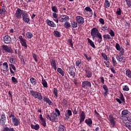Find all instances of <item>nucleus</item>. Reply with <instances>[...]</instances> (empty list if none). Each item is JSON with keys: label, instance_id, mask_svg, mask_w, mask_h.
I'll return each instance as SVG.
<instances>
[{"label": "nucleus", "instance_id": "f257e3e1", "mask_svg": "<svg viewBox=\"0 0 131 131\" xmlns=\"http://www.w3.org/2000/svg\"><path fill=\"white\" fill-rule=\"evenodd\" d=\"M91 36L93 40H97L96 38H98V42L99 43L102 42L103 40V37H102V34L99 32V30L97 28H93L91 29Z\"/></svg>", "mask_w": 131, "mask_h": 131}, {"label": "nucleus", "instance_id": "f03ea898", "mask_svg": "<svg viewBox=\"0 0 131 131\" xmlns=\"http://www.w3.org/2000/svg\"><path fill=\"white\" fill-rule=\"evenodd\" d=\"M30 93L31 96L34 98V99H37V100H39V101H41V100L43 99V97H42V95L40 92L30 90Z\"/></svg>", "mask_w": 131, "mask_h": 131}, {"label": "nucleus", "instance_id": "7ed1b4c3", "mask_svg": "<svg viewBox=\"0 0 131 131\" xmlns=\"http://www.w3.org/2000/svg\"><path fill=\"white\" fill-rule=\"evenodd\" d=\"M9 118H11L12 123L14 126H18V125H20V119L16 117L14 113H11L9 115Z\"/></svg>", "mask_w": 131, "mask_h": 131}, {"label": "nucleus", "instance_id": "20e7f679", "mask_svg": "<svg viewBox=\"0 0 131 131\" xmlns=\"http://www.w3.org/2000/svg\"><path fill=\"white\" fill-rule=\"evenodd\" d=\"M46 118L51 122H58V116L55 113H52L50 115H47Z\"/></svg>", "mask_w": 131, "mask_h": 131}, {"label": "nucleus", "instance_id": "39448f33", "mask_svg": "<svg viewBox=\"0 0 131 131\" xmlns=\"http://www.w3.org/2000/svg\"><path fill=\"white\" fill-rule=\"evenodd\" d=\"M24 10L17 8L15 13V16L17 19H20L22 18L23 15L24 14Z\"/></svg>", "mask_w": 131, "mask_h": 131}, {"label": "nucleus", "instance_id": "423d86ee", "mask_svg": "<svg viewBox=\"0 0 131 131\" xmlns=\"http://www.w3.org/2000/svg\"><path fill=\"white\" fill-rule=\"evenodd\" d=\"M3 51H5V53H9V54H14V51L12 48L9 47L7 45H3L2 46Z\"/></svg>", "mask_w": 131, "mask_h": 131}, {"label": "nucleus", "instance_id": "0eeeda50", "mask_svg": "<svg viewBox=\"0 0 131 131\" xmlns=\"http://www.w3.org/2000/svg\"><path fill=\"white\" fill-rule=\"evenodd\" d=\"M81 88L82 89H88V88H92V83L90 81L85 80L82 82Z\"/></svg>", "mask_w": 131, "mask_h": 131}, {"label": "nucleus", "instance_id": "6e6552de", "mask_svg": "<svg viewBox=\"0 0 131 131\" xmlns=\"http://www.w3.org/2000/svg\"><path fill=\"white\" fill-rule=\"evenodd\" d=\"M23 21L25 22V23H29L30 22V18H29V14H28L26 12H24V14L22 15Z\"/></svg>", "mask_w": 131, "mask_h": 131}, {"label": "nucleus", "instance_id": "1a4fd4ad", "mask_svg": "<svg viewBox=\"0 0 131 131\" xmlns=\"http://www.w3.org/2000/svg\"><path fill=\"white\" fill-rule=\"evenodd\" d=\"M110 123L111 125L112 126V127H115L116 125V123H115V118L113 117V115L112 114H110L108 116V118Z\"/></svg>", "mask_w": 131, "mask_h": 131}, {"label": "nucleus", "instance_id": "9d476101", "mask_svg": "<svg viewBox=\"0 0 131 131\" xmlns=\"http://www.w3.org/2000/svg\"><path fill=\"white\" fill-rule=\"evenodd\" d=\"M76 21L78 24L82 25L84 24V18L81 16L78 15L76 17Z\"/></svg>", "mask_w": 131, "mask_h": 131}, {"label": "nucleus", "instance_id": "9b49d317", "mask_svg": "<svg viewBox=\"0 0 131 131\" xmlns=\"http://www.w3.org/2000/svg\"><path fill=\"white\" fill-rule=\"evenodd\" d=\"M3 41L6 45H10L12 42V38L9 35H5L3 37Z\"/></svg>", "mask_w": 131, "mask_h": 131}, {"label": "nucleus", "instance_id": "f8f14e48", "mask_svg": "<svg viewBox=\"0 0 131 131\" xmlns=\"http://www.w3.org/2000/svg\"><path fill=\"white\" fill-rule=\"evenodd\" d=\"M20 44L21 45L22 47H24L26 49H27V42H26V39L23 38V36H19L18 37Z\"/></svg>", "mask_w": 131, "mask_h": 131}, {"label": "nucleus", "instance_id": "ddd939ff", "mask_svg": "<svg viewBox=\"0 0 131 131\" xmlns=\"http://www.w3.org/2000/svg\"><path fill=\"white\" fill-rule=\"evenodd\" d=\"M60 22H67V21L69 20V16L66 15H61L59 17Z\"/></svg>", "mask_w": 131, "mask_h": 131}, {"label": "nucleus", "instance_id": "4468645a", "mask_svg": "<svg viewBox=\"0 0 131 131\" xmlns=\"http://www.w3.org/2000/svg\"><path fill=\"white\" fill-rule=\"evenodd\" d=\"M67 71L70 74V76L72 77V78H74V77H75V72L73 71V68H69L67 69Z\"/></svg>", "mask_w": 131, "mask_h": 131}, {"label": "nucleus", "instance_id": "2eb2a0df", "mask_svg": "<svg viewBox=\"0 0 131 131\" xmlns=\"http://www.w3.org/2000/svg\"><path fill=\"white\" fill-rule=\"evenodd\" d=\"M84 119H85V113L84 111H82L80 114L79 123H82V122L84 121Z\"/></svg>", "mask_w": 131, "mask_h": 131}, {"label": "nucleus", "instance_id": "dca6fc26", "mask_svg": "<svg viewBox=\"0 0 131 131\" xmlns=\"http://www.w3.org/2000/svg\"><path fill=\"white\" fill-rule=\"evenodd\" d=\"M116 57L119 62H123V63L126 62V59L123 56L121 57V55L119 56L118 54H117Z\"/></svg>", "mask_w": 131, "mask_h": 131}, {"label": "nucleus", "instance_id": "f3484780", "mask_svg": "<svg viewBox=\"0 0 131 131\" xmlns=\"http://www.w3.org/2000/svg\"><path fill=\"white\" fill-rule=\"evenodd\" d=\"M6 121H7V117L6 116V115H5V113H3V114L1 115V117L0 123H2V124H5Z\"/></svg>", "mask_w": 131, "mask_h": 131}, {"label": "nucleus", "instance_id": "a211bd4d", "mask_svg": "<svg viewBox=\"0 0 131 131\" xmlns=\"http://www.w3.org/2000/svg\"><path fill=\"white\" fill-rule=\"evenodd\" d=\"M44 102H46L50 106H53V102L51 100L49 99L48 97L45 96L43 97Z\"/></svg>", "mask_w": 131, "mask_h": 131}, {"label": "nucleus", "instance_id": "6ab92c4d", "mask_svg": "<svg viewBox=\"0 0 131 131\" xmlns=\"http://www.w3.org/2000/svg\"><path fill=\"white\" fill-rule=\"evenodd\" d=\"M46 23L47 25H48V26H50V27H56V24H55L54 21L50 20V19H47Z\"/></svg>", "mask_w": 131, "mask_h": 131}, {"label": "nucleus", "instance_id": "aec40b11", "mask_svg": "<svg viewBox=\"0 0 131 131\" xmlns=\"http://www.w3.org/2000/svg\"><path fill=\"white\" fill-rule=\"evenodd\" d=\"M85 76L86 77H88V78H91L92 76H93V72H92V71L86 69L85 70Z\"/></svg>", "mask_w": 131, "mask_h": 131}, {"label": "nucleus", "instance_id": "412c9836", "mask_svg": "<svg viewBox=\"0 0 131 131\" xmlns=\"http://www.w3.org/2000/svg\"><path fill=\"white\" fill-rule=\"evenodd\" d=\"M102 88L103 90H104L105 92L103 93V95L104 97H107L108 96V92H109V90L108 89V87L106 85H103L102 86Z\"/></svg>", "mask_w": 131, "mask_h": 131}, {"label": "nucleus", "instance_id": "4be33fe9", "mask_svg": "<svg viewBox=\"0 0 131 131\" xmlns=\"http://www.w3.org/2000/svg\"><path fill=\"white\" fill-rule=\"evenodd\" d=\"M85 123L88 126H90V127H92V125L93 124V120H92V119L89 118L88 119H86L85 120Z\"/></svg>", "mask_w": 131, "mask_h": 131}, {"label": "nucleus", "instance_id": "5701e85b", "mask_svg": "<svg viewBox=\"0 0 131 131\" xmlns=\"http://www.w3.org/2000/svg\"><path fill=\"white\" fill-rule=\"evenodd\" d=\"M30 126H31V128H32V129H35V130H38V129H39V128H40V127L39 126V124H36L35 125L31 124Z\"/></svg>", "mask_w": 131, "mask_h": 131}, {"label": "nucleus", "instance_id": "b1692460", "mask_svg": "<svg viewBox=\"0 0 131 131\" xmlns=\"http://www.w3.org/2000/svg\"><path fill=\"white\" fill-rule=\"evenodd\" d=\"M52 16L53 17V20L56 22V23H59V18H58V14L56 12H53L52 13Z\"/></svg>", "mask_w": 131, "mask_h": 131}, {"label": "nucleus", "instance_id": "393cba45", "mask_svg": "<svg viewBox=\"0 0 131 131\" xmlns=\"http://www.w3.org/2000/svg\"><path fill=\"white\" fill-rule=\"evenodd\" d=\"M88 42L90 44L91 47L92 48H93L94 49H96V46H95V43H94V41H93L90 38H87Z\"/></svg>", "mask_w": 131, "mask_h": 131}, {"label": "nucleus", "instance_id": "a878e982", "mask_svg": "<svg viewBox=\"0 0 131 131\" xmlns=\"http://www.w3.org/2000/svg\"><path fill=\"white\" fill-rule=\"evenodd\" d=\"M2 131H16L13 127L6 126L3 128Z\"/></svg>", "mask_w": 131, "mask_h": 131}, {"label": "nucleus", "instance_id": "bb28decb", "mask_svg": "<svg viewBox=\"0 0 131 131\" xmlns=\"http://www.w3.org/2000/svg\"><path fill=\"white\" fill-rule=\"evenodd\" d=\"M30 81L32 84H33V85H36V84H37L36 79L34 78V77H31L30 79Z\"/></svg>", "mask_w": 131, "mask_h": 131}, {"label": "nucleus", "instance_id": "cd10ccee", "mask_svg": "<svg viewBox=\"0 0 131 131\" xmlns=\"http://www.w3.org/2000/svg\"><path fill=\"white\" fill-rule=\"evenodd\" d=\"M26 35L28 39H31V38L33 37V34H32L30 32H27Z\"/></svg>", "mask_w": 131, "mask_h": 131}, {"label": "nucleus", "instance_id": "c85d7f7f", "mask_svg": "<svg viewBox=\"0 0 131 131\" xmlns=\"http://www.w3.org/2000/svg\"><path fill=\"white\" fill-rule=\"evenodd\" d=\"M103 38L104 39V40H106V39H108V40H110V39H112L110 35H109L108 34L103 35Z\"/></svg>", "mask_w": 131, "mask_h": 131}, {"label": "nucleus", "instance_id": "c756f323", "mask_svg": "<svg viewBox=\"0 0 131 131\" xmlns=\"http://www.w3.org/2000/svg\"><path fill=\"white\" fill-rule=\"evenodd\" d=\"M63 27L66 28V29H68L71 27V25H70V23L66 21L63 25Z\"/></svg>", "mask_w": 131, "mask_h": 131}, {"label": "nucleus", "instance_id": "7c9ffc66", "mask_svg": "<svg viewBox=\"0 0 131 131\" xmlns=\"http://www.w3.org/2000/svg\"><path fill=\"white\" fill-rule=\"evenodd\" d=\"M42 84L43 88H48V82H47V81H46V80H45V79H43V78L42 79Z\"/></svg>", "mask_w": 131, "mask_h": 131}, {"label": "nucleus", "instance_id": "2f4dec72", "mask_svg": "<svg viewBox=\"0 0 131 131\" xmlns=\"http://www.w3.org/2000/svg\"><path fill=\"white\" fill-rule=\"evenodd\" d=\"M58 131H66V128L65 127V126L63 125H60L58 127Z\"/></svg>", "mask_w": 131, "mask_h": 131}, {"label": "nucleus", "instance_id": "473e14b6", "mask_svg": "<svg viewBox=\"0 0 131 131\" xmlns=\"http://www.w3.org/2000/svg\"><path fill=\"white\" fill-rule=\"evenodd\" d=\"M53 34L56 37H61V34L58 31H54Z\"/></svg>", "mask_w": 131, "mask_h": 131}, {"label": "nucleus", "instance_id": "72a5a7b5", "mask_svg": "<svg viewBox=\"0 0 131 131\" xmlns=\"http://www.w3.org/2000/svg\"><path fill=\"white\" fill-rule=\"evenodd\" d=\"M101 56L103 58L104 60L109 61V59H108V56L105 53H102Z\"/></svg>", "mask_w": 131, "mask_h": 131}, {"label": "nucleus", "instance_id": "f704fd0d", "mask_svg": "<svg viewBox=\"0 0 131 131\" xmlns=\"http://www.w3.org/2000/svg\"><path fill=\"white\" fill-rule=\"evenodd\" d=\"M125 126L129 130L131 131V123L129 122H127L125 123Z\"/></svg>", "mask_w": 131, "mask_h": 131}, {"label": "nucleus", "instance_id": "c9c22d12", "mask_svg": "<svg viewBox=\"0 0 131 131\" xmlns=\"http://www.w3.org/2000/svg\"><path fill=\"white\" fill-rule=\"evenodd\" d=\"M50 63L52 67H54V66H57V63H56V60L54 59H52L50 60Z\"/></svg>", "mask_w": 131, "mask_h": 131}, {"label": "nucleus", "instance_id": "e433bc0d", "mask_svg": "<svg viewBox=\"0 0 131 131\" xmlns=\"http://www.w3.org/2000/svg\"><path fill=\"white\" fill-rule=\"evenodd\" d=\"M40 121L41 125L44 127H46L47 126V122L46 121V120H45V119H43L42 120H40Z\"/></svg>", "mask_w": 131, "mask_h": 131}, {"label": "nucleus", "instance_id": "4c0bfd02", "mask_svg": "<svg viewBox=\"0 0 131 131\" xmlns=\"http://www.w3.org/2000/svg\"><path fill=\"white\" fill-rule=\"evenodd\" d=\"M120 100L122 101L123 104H125V99H124V96L122 93L121 94L120 96Z\"/></svg>", "mask_w": 131, "mask_h": 131}, {"label": "nucleus", "instance_id": "58836bf2", "mask_svg": "<svg viewBox=\"0 0 131 131\" xmlns=\"http://www.w3.org/2000/svg\"><path fill=\"white\" fill-rule=\"evenodd\" d=\"M53 94L55 95L56 98H58V89L56 88H54L53 89Z\"/></svg>", "mask_w": 131, "mask_h": 131}, {"label": "nucleus", "instance_id": "ea45409f", "mask_svg": "<svg viewBox=\"0 0 131 131\" xmlns=\"http://www.w3.org/2000/svg\"><path fill=\"white\" fill-rule=\"evenodd\" d=\"M122 90L124 92H128V91H129V88L128 86L125 85L122 86Z\"/></svg>", "mask_w": 131, "mask_h": 131}, {"label": "nucleus", "instance_id": "a19ab883", "mask_svg": "<svg viewBox=\"0 0 131 131\" xmlns=\"http://www.w3.org/2000/svg\"><path fill=\"white\" fill-rule=\"evenodd\" d=\"M128 114V111L127 110H123L122 111V117H124L126 115Z\"/></svg>", "mask_w": 131, "mask_h": 131}, {"label": "nucleus", "instance_id": "79ce46f5", "mask_svg": "<svg viewBox=\"0 0 131 131\" xmlns=\"http://www.w3.org/2000/svg\"><path fill=\"white\" fill-rule=\"evenodd\" d=\"M71 25L73 28H76V27H77V22L75 21H73L71 22Z\"/></svg>", "mask_w": 131, "mask_h": 131}, {"label": "nucleus", "instance_id": "37998d69", "mask_svg": "<svg viewBox=\"0 0 131 131\" xmlns=\"http://www.w3.org/2000/svg\"><path fill=\"white\" fill-rule=\"evenodd\" d=\"M57 71L61 74V76H64V71L60 68H57Z\"/></svg>", "mask_w": 131, "mask_h": 131}, {"label": "nucleus", "instance_id": "c03bdc74", "mask_svg": "<svg viewBox=\"0 0 131 131\" xmlns=\"http://www.w3.org/2000/svg\"><path fill=\"white\" fill-rule=\"evenodd\" d=\"M112 59L113 66H114V67H116V66L117 65V62L116 61V60H115V58L113 56L112 57Z\"/></svg>", "mask_w": 131, "mask_h": 131}, {"label": "nucleus", "instance_id": "a18cd8bd", "mask_svg": "<svg viewBox=\"0 0 131 131\" xmlns=\"http://www.w3.org/2000/svg\"><path fill=\"white\" fill-rule=\"evenodd\" d=\"M52 11L54 13H58V11L57 6H52Z\"/></svg>", "mask_w": 131, "mask_h": 131}, {"label": "nucleus", "instance_id": "49530a36", "mask_svg": "<svg viewBox=\"0 0 131 131\" xmlns=\"http://www.w3.org/2000/svg\"><path fill=\"white\" fill-rule=\"evenodd\" d=\"M3 67L4 69H5L6 70H7V69H8V68H9V66L8 65V62H4L3 64Z\"/></svg>", "mask_w": 131, "mask_h": 131}, {"label": "nucleus", "instance_id": "de8ad7c7", "mask_svg": "<svg viewBox=\"0 0 131 131\" xmlns=\"http://www.w3.org/2000/svg\"><path fill=\"white\" fill-rule=\"evenodd\" d=\"M85 11H86V12H89V13H92L93 12V10H92V8L90 7L89 6H87L84 8Z\"/></svg>", "mask_w": 131, "mask_h": 131}, {"label": "nucleus", "instance_id": "09e8293b", "mask_svg": "<svg viewBox=\"0 0 131 131\" xmlns=\"http://www.w3.org/2000/svg\"><path fill=\"white\" fill-rule=\"evenodd\" d=\"M104 5L105 6L106 8H109V7H110V2H109L108 0H105Z\"/></svg>", "mask_w": 131, "mask_h": 131}, {"label": "nucleus", "instance_id": "8fccbe9b", "mask_svg": "<svg viewBox=\"0 0 131 131\" xmlns=\"http://www.w3.org/2000/svg\"><path fill=\"white\" fill-rule=\"evenodd\" d=\"M67 115L68 116H67V118H69V117L72 116V111H71V110H68V113H67Z\"/></svg>", "mask_w": 131, "mask_h": 131}, {"label": "nucleus", "instance_id": "3c124183", "mask_svg": "<svg viewBox=\"0 0 131 131\" xmlns=\"http://www.w3.org/2000/svg\"><path fill=\"white\" fill-rule=\"evenodd\" d=\"M61 103L62 105H64V106H66V105H67V104L68 103V101H67L66 99L63 98L62 99V100H61Z\"/></svg>", "mask_w": 131, "mask_h": 131}, {"label": "nucleus", "instance_id": "603ef678", "mask_svg": "<svg viewBox=\"0 0 131 131\" xmlns=\"http://www.w3.org/2000/svg\"><path fill=\"white\" fill-rule=\"evenodd\" d=\"M9 62H10L11 64H15V59H14V57H11L9 58Z\"/></svg>", "mask_w": 131, "mask_h": 131}, {"label": "nucleus", "instance_id": "864d4df0", "mask_svg": "<svg viewBox=\"0 0 131 131\" xmlns=\"http://www.w3.org/2000/svg\"><path fill=\"white\" fill-rule=\"evenodd\" d=\"M9 66H10V67H11L12 69H13V70H14V71H16V67H15V66L12 63H9Z\"/></svg>", "mask_w": 131, "mask_h": 131}, {"label": "nucleus", "instance_id": "5fc2aeb1", "mask_svg": "<svg viewBox=\"0 0 131 131\" xmlns=\"http://www.w3.org/2000/svg\"><path fill=\"white\" fill-rule=\"evenodd\" d=\"M127 6H128V8H130L131 7V1L130 0H125Z\"/></svg>", "mask_w": 131, "mask_h": 131}, {"label": "nucleus", "instance_id": "6e6d98bb", "mask_svg": "<svg viewBox=\"0 0 131 131\" xmlns=\"http://www.w3.org/2000/svg\"><path fill=\"white\" fill-rule=\"evenodd\" d=\"M81 63V60L79 59L76 61L75 64L77 67H79V64Z\"/></svg>", "mask_w": 131, "mask_h": 131}, {"label": "nucleus", "instance_id": "4d7b16f0", "mask_svg": "<svg viewBox=\"0 0 131 131\" xmlns=\"http://www.w3.org/2000/svg\"><path fill=\"white\" fill-rule=\"evenodd\" d=\"M6 12H7V10H6V9L2 8V9H0L1 14H4L5 15Z\"/></svg>", "mask_w": 131, "mask_h": 131}, {"label": "nucleus", "instance_id": "13d9d810", "mask_svg": "<svg viewBox=\"0 0 131 131\" xmlns=\"http://www.w3.org/2000/svg\"><path fill=\"white\" fill-rule=\"evenodd\" d=\"M109 34H110L111 36H112V37L115 36V33H114V31L112 29L110 30Z\"/></svg>", "mask_w": 131, "mask_h": 131}, {"label": "nucleus", "instance_id": "bf43d9fd", "mask_svg": "<svg viewBox=\"0 0 131 131\" xmlns=\"http://www.w3.org/2000/svg\"><path fill=\"white\" fill-rule=\"evenodd\" d=\"M83 55L85 57V58H86V59L88 61H90V60H92V57H91V56L88 57V55H86V54L84 53Z\"/></svg>", "mask_w": 131, "mask_h": 131}, {"label": "nucleus", "instance_id": "052dcab7", "mask_svg": "<svg viewBox=\"0 0 131 131\" xmlns=\"http://www.w3.org/2000/svg\"><path fill=\"white\" fill-rule=\"evenodd\" d=\"M11 80H12V82H13L14 83H18V80H17V79H16V78H15V77H12Z\"/></svg>", "mask_w": 131, "mask_h": 131}, {"label": "nucleus", "instance_id": "680f3d73", "mask_svg": "<svg viewBox=\"0 0 131 131\" xmlns=\"http://www.w3.org/2000/svg\"><path fill=\"white\" fill-rule=\"evenodd\" d=\"M115 48H116L117 51H120V50H121L120 45L118 43H117L116 44Z\"/></svg>", "mask_w": 131, "mask_h": 131}, {"label": "nucleus", "instance_id": "e2e57ef3", "mask_svg": "<svg viewBox=\"0 0 131 131\" xmlns=\"http://www.w3.org/2000/svg\"><path fill=\"white\" fill-rule=\"evenodd\" d=\"M116 13L117 14V15H119V16H120V15H121V9L120 8H118Z\"/></svg>", "mask_w": 131, "mask_h": 131}, {"label": "nucleus", "instance_id": "0e129e2a", "mask_svg": "<svg viewBox=\"0 0 131 131\" xmlns=\"http://www.w3.org/2000/svg\"><path fill=\"white\" fill-rule=\"evenodd\" d=\"M32 56H33V58L34 60L35 61V62H37L38 60H37V57L36 56V54H35V53H33Z\"/></svg>", "mask_w": 131, "mask_h": 131}, {"label": "nucleus", "instance_id": "69168bd1", "mask_svg": "<svg viewBox=\"0 0 131 131\" xmlns=\"http://www.w3.org/2000/svg\"><path fill=\"white\" fill-rule=\"evenodd\" d=\"M55 112L57 114V116H60L61 115V113H60V111L58 108H55Z\"/></svg>", "mask_w": 131, "mask_h": 131}, {"label": "nucleus", "instance_id": "338daca9", "mask_svg": "<svg viewBox=\"0 0 131 131\" xmlns=\"http://www.w3.org/2000/svg\"><path fill=\"white\" fill-rule=\"evenodd\" d=\"M104 63L106 66V67H107L108 68H109V67H110V61H109V60H107V62L104 61Z\"/></svg>", "mask_w": 131, "mask_h": 131}, {"label": "nucleus", "instance_id": "774afa93", "mask_svg": "<svg viewBox=\"0 0 131 131\" xmlns=\"http://www.w3.org/2000/svg\"><path fill=\"white\" fill-rule=\"evenodd\" d=\"M99 21L100 23H101V24H105V20H104V19L100 18L99 19Z\"/></svg>", "mask_w": 131, "mask_h": 131}]
</instances>
